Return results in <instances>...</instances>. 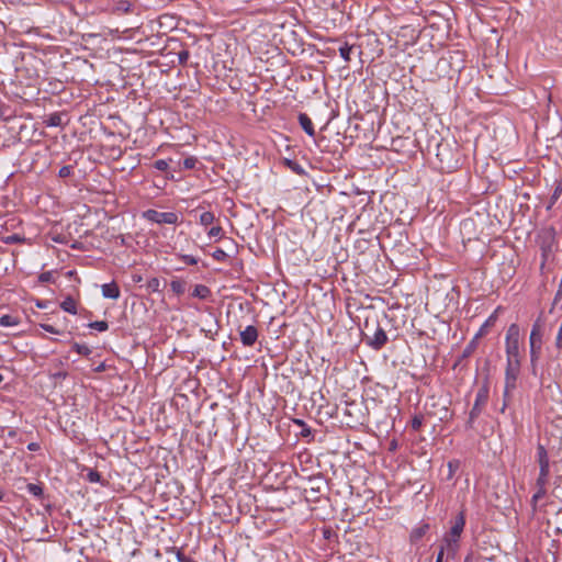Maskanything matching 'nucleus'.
Wrapping results in <instances>:
<instances>
[{
  "label": "nucleus",
  "instance_id": "f257e3e1",
  "mask_svg": "<svg viewBox=\"0 0 562 562\" xmlns=\"http://www.w3.org/2000/svg\"><path fill=\"white\" fill-rule=\"evenodd\" d=\"M464 526L465 515L463 512H460L451 522L449 531L446 532L442 538V544L445 546V548H447V559L456 558L460 548V539Z\"/></svg>",
  "mask_w": 562,
  "mask_h": 562
},
{
  "label": "nucleus",
  "instance_id": "f03ea898",
  "mask_svg": "<svg viewBox=\"0 0 562 562\" xmlns=\"http://www.w3.org/2000/svg\"><path fill=\"white\" fill-rule=\"evenodd\" d=\"M544 331V322L541 316H539L535 323L532 324V328L529 336V345H530V362L532 368L536 367L537 361L541 355L542 348V337Z\"/></svg>",
  "mask_w": 562,
  "mask_h": 562
},
{
  "label": "nucleus",
  "instance_id": "7ed1b4c3",
  "mask_svg": "<svg viewBox=\"0 0 562 562\" xmlns=\"http://www.w3.org/2000/svg\"><path fill=\"white\" fill-rule=\"evenodd\" d=\"M519 336V326L517 324H512L508 327L505 337L506 361L520 362Z\"/></svg>",
  "mask_w": 562,
  "mask_h": 562
},
{
  "label": "nucleus",
  "instance_id": "20e7f679",
  "mask_svg": "<svg viewBox=\"0 0 562 562\" xmlns=\"http://www.w3.org/2000/svg\"><path fill=\"white\" fill-rule=\"evenodd\" d=\"M519 373H520V362L506 361L503 409L507 405L506 398L509 397L510 394L517 387V380H518Z\"/></svg>",
  "mask_w": 562,
  "mask_h": 562
},
{
  "label": "nucleus",
  "instance_id": "39448f33",
  "mask_svg": "<svg viewBox=\"0 0 562 562\" xmlns=\"http://www.w3.org/2000/svg\"><path fill=\"white\" fill-rule=\"evenodd\" d=\"M143 217L156 224H178L179 216L175 212H158L149 209L143 213Z\"/></svg>",
  "mask_w": 562,
  "mask_h": 562
},
{
  "label": "nucleus",
  "instance_id": "423d86ee",
  "mask_svg": "<svg viewBox=\"0 0 562 562\" xmlns=\"http://www.w3.org/2000/svg\"><path fill=\"white\" fill-rule=\"evenodd\" d=\"M487 398H488V389L486 386H483L477 391L474 405L469 415L468 424L470 427H472L473 422L481 414L482 406L485 405V403L487 402Z\"/></svg>",
  "mask_w": 562,
  "mask_h": 562
},
{
  "label": "nucleus",
  "instance_id": "0eeeda50",
  "mask_svg": "<svg viewBox=\"0 0 562 562\" xmlns=\"http://www.w3.org/2000/svg\"><path fill=\"white\" fill-rule=\"evenodd\" d=\"M366 338L367 344L374 350H380L387 342L386 333L379 325L375 327L373 335L369 336L366 334Z\"/></svg>",
  "mask_w": 562,
  "mask_h": 562
},
{
  "label": "nucleus",
  "instance_id": "6e6552de",
  "mask_svg": "<svg viewBox=\"0 0 562 562\" xmlns=\"http://www.w3.org/2000/svg\"><path fill=\"white\" fill-rule=\"evenodd\" d=\"M258 339V330L255 326L249 325L240 331V340L244 346L251 347Z\"/></svg>",
  "mask_w": 562,
  "mask_h": 562
},
{
  "label": "nucleus",
  "instance_id": "1a4fd4ad",
  "mask_svg": "<svg viewBox=\"0 0 562 562\" xmlns=\"http://www.w3.org/2000/svg\"><path fill=\"white\" fill-rule=\"evenodd\" d=\"M101 292L105 299L117 300L121 295L120 288L114 281L102 284Z\"/></svg>",
  "mask_w": 562,
  "mask_h": 562
},
{
  "label": "nucleus",
  "instance_id": "9d476101",
  "mask_svg": "<svg viewBox=\"0 0 562 562\" xmlns=\"http://www.w3.org/2000/svg\"><path fill=\"white\" fill-rule=\"evenodd\" d=\"M299 123L307 135H310V136L315 135L313 122L306 113L299 114Z\"/></svg>",
  "mask_w": 562,
  "mask_h": 562
},
{
  "label": "nucleus",
  "instance_id": "9b49d317",
  "mask_svg": "<svg viewBox=\"0 0 562 562\" xmlns=\"http://www.w3.org/2000/svg\"><path fill=\"white\" fill-rule=\"evenodd\" d=\"M428 530H429V524L424 522V524L417 526L411 532V541L417 542L427 533Z\"/></svg>",
  "mask_w": 562,
  "mask_h": 562
},
{
  "label": "nucleus",
  "instance_id": "f8f14e48",
  "mask_svg": "<svg viewBox=\"0 0 562 562\" xmlns=\"http://www.w3.org/2000/svg\"><path fill=\"white\" fill-rule=\"evenodd\" d=\"M496 312H494L486 321L485 323L481 326V328L479 329V331L476 333L475 335V339H479L480 337L484 336L487 334L488 331V328L491 326L494 325V323L496 322Z\"/></svg>",
  "mask_w": 562,
  "mask_h": 562
},
{
  "label": "nucleus",
  "instance_id": "ddd939ff",
  "mask_svg": "<svg viewBox=\"0 0 562 562\" xmlns=\"http://www.w3.org/2000/svg\"><path fill=\"white\" fill-rule=\"evenodd\" d=\"M44 123L46 124V126H49V127L61 126L63 125V114L58 113V112L52 113L44 120Z\"/></svg>",
  "mask_w": 562,
  "mask_h": 562
},
{
  "label": "nucleus",
  "instance_id": "4468645a",
  "mask_svg": "<svg viewBox=\"0 0 562 562\" xmlns=\"http://www.w3.org/2000/svg\"><path fill=\"white\" fill-rule=\"evenodd\" d=\"M211 295V290L204 284H196L193 289L192 296L206 300Z\"/></svg>",
  "mask_w": 562,
  "mask_h": 562
},
{
  "label": "nucleus",
  "instance_id": "2eb2a0df",
  "mask_svg": "<svg viewBox=\"0 0 562 562\" xmlns=\"http://www.w3.org/2000/svg\"><path fill=\"white\" fill-rule=\"evenodd\" d=\"M537 461H538L539 465H541V464H550L547 449L541 443L537 445Z\"/></svg>",
  "mask_w": 562,
  "mask_h": 562
},
{
  "label": "nucleus",
  "instance_id": "dca6fc26",
  "mask_svg": "<svg viewBox=\"0 0 562 562\" xmlns=\"http://www.w3.org/2000/svg\"><path fill=\"white\" fill-rule=\"evenodd\" d=\"M60 307L67 312V313H70V314H77V305H76V301L71 297V296H68L66 297L61 304H60Z\"/></svg>",
  "mask_w": 562,
  "mask_h": 562
},
{
  "label": "nucleus",
  "instance_id": "f3484780",
  "mask_svg": "<svg viewBox=\"0 0 562 562\" xmlns=\"http://www.w3.org/2000/svg\"><path fill=\"white\" fill-rule=\"evenodd\" d=\"M170 288L175 294L181 295L186 291V282L180 279H173L170 282Z\"/></svg>",
  "mask_w": 562,
  "mask_h": 562
},
{
  "label": "nucleus",
  "instance_id": "a211bd4d",
  "mask_svg": "<svg viewBox=\"0 0 562 562\" xmlns=\"http://www.w3.org/2000/svg\"><path fill=\"white\" fill-rule=\"evenodd\" d=\"M353 46L349 45L348 43H345L342 46L339 47V55L340 57L346 61H350V54Z\"/></svg>",
  "mask_w": 562,
  "mask_h": 562
},
{
  "label": "nucleus",
  "instance_id": "6ab92c4d",
  "mask_svg": "<svg viewBox=\"0 0 562 562\" xmlns=\"http://www.w3.org/2000/svg\"><path fill=\"white\" fill-rule=\"evenodd\" d=\"M477 347V339L475 337L464 348L461 358L465 359L469 358L476 349Z\"/></svg>",
  "mask_w": 562,
  "mask_h": 562
},
{
  "label": "nucleus",
  "instance_id": "aec40b11",
  "mask_svg": "<svg viewBox=\"0 0 562 562\" xmlns=\"http://www.w3.org/2000/svg\"><path fill=\"white\" fill-rule=\"evenodd\" d=\"M26 491L37 498L43 496V487L40 484L29 483L26 485Z\"/></svg>",
  "mask_w": 562,
  "mask_h": 562
},
{
  "label": "nucleus",
  "instance_id": "412c9836",
  "mask_svg": "<svg viewBox=\"0 0 562 562\" xmlns=\"http://www.w3.org/2000/svg\"><path fill=\"white\" fill-rule=\"evenodd\" d=\"M161 282L158 278L154 277V278H150L148 281H147V289L151 292H157V293H160L161 292Z\"/></svg>",
  "mask_w": 562,
  "mask_h": 562
},
{
  "label": "nucleus",
  "instance_id": "4be33fe9",
  "mask_svg": "<svg viewBox=\"0 0 562 562\" xmlns=\"http://www.w3.org/2000/svg\"><path fill=\"white\" fill-rule=\"evenodd\" d=\"M18 324H19V322H18L16 317H13L11 315H2L0 317V326H2V327L15 326Z\"/></svg>",
  "mask_w": 562,
  "mask_h": 562
},
{
  "label": "nucleus",
  "instance_id": "5701e85b",
  "mask_svg": "<svg viewBox=\"0 0 562 562\" xmlns=\"http://www.w3.org/2000/svg\"><path fill=\"white\" fill-rule=\"evenodd\" d=\"M215 220V216L212 212H203L201 215H200V224L203 225V226H209L211 225Z\"/></svg>",
  "mask_w": 562,
  "mask_h": 562
},
{
  "label": "nucleus",
  "instance_id": "b1692460",
  "mask_svg": "<svg viewBox=\"0 0 562 562\" xmlns=\"http://www.w3.org/2000/svg\"><path fill=\"white\" fill-rule=\"evenodd\" d=\"M561 195H562V178L557 182L554 191L551 195V204H554Z\"/></svg>",
  "mask_w": 562,
  "mask_h": 562
},
{
  "label": "nucleus",
  "instance_id": "393cba45",
  "mask_svg": "<svg viewBox=\"0 0 562 562\" xmlns=\"http://www.w3.org/2000/svg\"><path fill=\"white\" fill-rule=\"evenodd\" d=\"M72 347L79 355L89 356L91 353V349L87 345L75 342Z\"/></svg>",
  "mask_w": 562,
  "mask_h": 562
},
{
  "label": "nucleus",
  "instance_id": "a878e982",
  "mask_svg": "<svg viewBox=\"0 0 562 562\" xmlns=\"http://www.w3.org/2000/svg\"><path fill=\"white\" fill-rule=\"evenodd\" d=\"M89 327L97 329L98 331H105L109 328V324L105 321H97L90 323Z\"/></svg>",
  "mask_w": 562,
  "mask_h": 562
},
{
  "label": "nucleus",
  "instance_id": "bb28decb",
  "mask_svg": "<svg viewBox=\"0 0 562 562\" xmlns=\"http://www.w3.org/2000/svg\"><path fill=\"white\" fill-rule=\"evenodd\" d=\"M212 257L216 260V261H225L227 259V254L221 249V248H216L213 254H212Z\"/></svg>",
  "mask_w": 562,
  "mask_h": 562
},
{
  "label": "nucleus",
  "instance_id": "cd10ccee",
  "mask_svg": "<svg viewBox=\"0 0 562 562\" xmlns=\"http://www.w3.org/2000/svg\"><path fill=\"white\" fill-rule=\"evenodd\" d=\"M87 477H88L89 482H91V483L101 482V480H102L101 474L95 470H90L87 474Z\"/></svg>",
  "mask_w": 562,
  "mask_h": 562
},
{
  "label": "nucleus",
  "instance_id": "c85d7f7f",
  "mask_svg": "<svg viewBox=\"0 0 562 562\" xmlns=\"http://www.w3.org/2000/svg\"><path fill=\"white\" fill-rule=\"evenodd\" d=\"M286 165L291 168L292 171H294L296 175H303L304 173V169L302 168L301 165H299L297 162L295 161H292V160H286Z\"/></svg>",
  "mask_w": 562,
  "mask_h": 562
},
{
  "label": "nucleus",
  "instance_id": "c756f323",
  "mask_svg": "<svg viewBox=\"0 0 562 562\" xmlns=\"http://www.w3.org/2000/svg\"><path fill=\"white\" fill-rule=\"evenodd\" d=\"M207 235L210 237H217V238H222L223 237V228L221 226H213L209 232H207Z\"/></svg>",
  "mask_w": 562,
  "mask_h": 562
},
{
  "label": "nucleus",
  "instance_id": "7c9ffc66",
  "mask_svg": "<svg viewBox=\"0 0 562 562\" xmlns=\"http://www.w3.org/2000/svg\"><path fill=\"white\" fill-rule=\"evenodd\" d=\"M547 490L546 488H537V492L532 495L531 503L533 507L536 506L537 502L541 499L546 495Z\"/></svg>",
  "mask_w": 562,
  "mask_h": 562
},
{
  "label": "nucleus",
  "instance_id": "2f4dec72",
  "mask_svg": "<svg viewBox=\"0 0 562 562\" xmlns=\"http://www.w3.org/2000/svg\"><path fill=\"white\" fill-rule=\"evenodd\" d=\"M198 162L195 157H188L183 160L182 165L184 169H193Z\"/></svg>",
  "mask_w": 562,
  "mask_h": 562
},
{
  "label": "nucleus",
  "instance_id": "473e14b6",
  "mask_svg": "<svg viewBox=\"0 0 562 562\" xmlns=\"http://www.w3.org/2000/svg\"><path fill=\"white\" fill-rule=\"evenodd\" d=\"M154 167L157 169V170H160V171H165L168 169L169 167V162L165 159H159V160H156L154 162Z\"/></svg>",
  "mask_w": 562,
  "mask_h": 562
},
{
  "label": "nucleus",
  "instance_id": "72a5a7b5",
  "mask_svg": "<svg viewBox=\"0 0 562 562\" xmlns=\"http://www.w3.org/2000/svg\"><path fill=\"white\" fill-rule=\"evenodd\" d=\"M179 258L187 265H196L198 258L191 256V255H180Z\"/></svg>",
  "mask_w": 562,
  "mask_h": 562
},
{
  "label": "nucleus",
  "instance_id": "f704fd0d",
  "mask_svg": "<svg viewBox=\"0 0 562 562\" xmlns=\"http://www.w3.org/2000/svg\"><path fill=\"white\" fill-rule=\"evenodd\" d=\"M71 173H72L71 166H63L58 171V176L60 178H67V177L71 176Z\"/></svg>",
  "mask_w": 562,
  "mask_h": 562
},
{
  "label": "nucleus",
  "instance_id": "c9c22d12",
  "mask_svg": "<svg viewBox=\"0 0 562 562\" xmlns=\"http://www.w3.org/2000/svg\"><path fill=\"white\" fill-rule=\"evenodd\" d=\"M38 280L43 283L52 282L53 273L50 271H45L40 274Z\"/></svg>",
  "mask_w": 562,
  "mask_h": 562
},
{
  "label": "nucleus",
  "instance_id": "e433bc0d",
  "mask_svg": "<svg viewBox=\"0 0 562 562\" xmlns=\"http://www.w3.org/2000/svg\"><path fill=\"white\" fill-rule=\"evenodd\" d=\"M548 479H549V476H541V475H539L537 481H536L537 488H546V485L548 483Z\"/></svg>",
  "mask_w": 562,
  "mask_h": 562
},
{
  "label": "nucleus",
  "instance_id": "4c0bfd02",
  "mask_svg": "<svg viewBox=\"0 0 562 562\" xmlns=\"http://www.w3.org/2000/svg\"><path fill=\"white\" fill-rule=\"evenodd\" d=\"M539 475L549 476L550 475V464L539 465Z\"/></svg>",
  "mask_w": 562,
  "mask_h": 562
},
{
  "label": "nucleus",
  "instance_id": "58836bf2",
  "mask_svg": "<svg viewBox=\"0 0 562 562\" xmlns=\"http://www.w3.org/2000/svg\"><path fill=\"white\" fill-rule=\"evenodd\" d=\"M190 54L188 50H181L178 53V58L181 65H184L189 58Z\"/></svg>",
  "mask_w": 562,
  "mask_h": 562
},
{
  "label": "nucleus",
  "instance_id": "ea45409f",
  "mask_svg": "<svg viewBox=\"0 0 562 562\" xmlns=\"http://www.w3.org/2000/svg\"><path fill=\"white\" fill-rule=\"evenodd\" d=\"M422 424H423V418L415 416L412 420V428L414 430H418L422 427Z\"/></svg>",
  "mask_w": 562,
  "mask_h": 562
},
{
  "label": "nucleus",
  "instance_id": "a19ab883",
  "mask_svg": "<svg viewBox=\"0 0 562 562\" xmlns=\"http://www.w3.org/2000/svg\"><path fill=\"white\" fill-rule=\"evenodd\" d=\"M445 553H447V548H445V546L441 544L435 562H443Z\"/></svg>",
  "mask_w": 562,
  "mask_h": 562
},
{
  "label": "nucleus",
  "instance_id": "79ce46f5",
  "mask_svg": "<svg viewBox=\"0 0 562 562\" xmlns=\"http://www.w3.org/2000/svg\"><path fill=\"white\" fill-rule=\"evenodd\" d=\"M44 330L52 333V334H60L58 329H56L54 326L49 324H41L40 325Z\"/></svg>",
  "mask_w": 562,
  "mask_h": 562
},
{
  "label": "nucleus",
  "instance_id": "37998d69",
  "mask_svg": "<svg viewBox=\"0 0 562 562\" xmlns=\"http://www.w3.org/2000/svg\"><path fill=\"white\" fill-rule=\"evenodd\" d=\"M177 559H178L179 562H196L193 559H191V558H189V557H187V555H184L183 553H180V552H178Z\"/></svg>",
  "mask_w": 562,
  "mask_h": 562
},
{
  "label": "nucleus",
  "instance_id": "c03bdc74",
  "mask_svg": "<svg viewBox=\"0 0 562 562\" xmlns=\"http://www.w3.org/2000/svg\"><path fill=\"white\" fill-rule=\"evenodd\" d=\"M53 376H54L55 379H65V378L67 376V372H65V371H59V372L54 373V374H53Z\"/></svg>",
  "mask_w": 562,
  "mask_h": 562
},
{
  "label": "nucleus",
  "instance_id": "a18cd8bd",
  "mask_svg": "<svg viewBox=\"0 0 562 562\" xmlns=\"http://www.w3.org/2000/svg\"><path fill=\"white\" fill-rule=\"evenodd\" d=\"M27 449H29L30 451H36V450H38V449H40V445H38V443H36V442H31V443H29V445H27Z\"/></svg>",
  "mask_w": 562,
  "mask_h": 562
},
{
  "label": "nucleus",
  "instance_id": "49530a36",
  "mask_svg": "<svg viewBox=\"0 0 562 562\" xmlns=\"http://www.w3.org/2000/svg\"><path fill=\"white\" fill-rule=\"evenodd\" d=\"M311 434H312V431H311V428H308V427L303 428V430H302V432H301V435H302L303 437H307V436H310Z\"/></svg>",
  "mask_w": 562,
  "mask_h": 562
},
{
  "label": "nucleus",
  "instance_id": "de8ad7c7",
  "mask_svg": "<svg viewBox=\"0 0 562 562\" xmlns=\"http://www.w3.org/2000/svg\"><path fill=\"white\" fill-rule=\"evenodd\" d=\"M448 468H449V476H452L453 472H454V469L456 467L453 465L452 462H449L448 463Z\"/></svg>",
  "mask_w": 562,
  "mask_h": 562
},
{
  "label": "nucleus",
  "instance_id": "09e8293b",
  "mask_svg": "<svg viewBox=\"0 0 562 562\" xmlns=\"http://www.w3.org/2000/svg\"><path fill=\"white\" fill-rule=\"evenodd\" d=\"M397 448L396 441H392L390 445V450H395Z\"/></svg>",
  "mask_w": 562,
  "mask_h": 562
},
{
  "label": "nucleus",
  "instance_id": "8fccbe9b",
  "mask_svg": "<svg viewBox=\"0 0 562 562\" xmlns=\"http://www.w3.org/2000/svg\"><path fill=\"white\" fill-rule=\"evenodd\" d=\"M463 562H472V557L471 555H467L464 558V561Z\"/></svg>",
  "mask_w": 562,
  "mask_h": 562
},
{
  "label": "nucleus",
  "instance_id": "3c124183",
  "mask_svg": "<svg viewBox=\"0 0 562 562\" xmlns=\"http://www.w3.org/2000/svg\"><path fill=\"white\" fill-rule=\"evenodd\" d=\"M4 493L0 490V502L3 499Z\"/></svg>",
  "mask_w": 562,
  "mask_h": 562
},
{
  "label": "nucleus",
  "instance_id": "603ef678",
  "mask_svg": "<svg viewBox=\"0 0 562 562\" xmlns=\"http://www.w3.org/2000/svg\"><path fill=\"white\" fill-rule=\"evenodd\" d=\"M295 423L305 426V424L302 420H295Z\"/></svg>",
  "mask_w": 562,
  "mask_h": 562
},
{
  "label": "nucleus",
  "instance_id": "864d4df0",
  "mask_svg": "<svg viewBox=\"0 0 562 562\" xmlns=\"http://www.w3.org/2000/svg\"><path fill=\"white\" fill-rule=\"evenodd\" d=\"M11 239L12 240H18V237L16 236H12Z\"/></svg>",
  "mask_w": 562,
  "mask_h": 562
},
{
  "label": "nucleus",
  "instance_id": "5fc2aeb1",
  "mask_svg": "<svg viewBox=\"0 0 562 562\" xmlns=\"http://www.w3.org/2000/svg\"><path fill=\"white\" fill-rule=\"evenodd\" d=\"M2 380H3V376H2V374H0V383L2 382Z\"/></svg>",
  "mask_w": 562,
  "mask_h": 562
}]
</instances>
